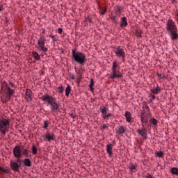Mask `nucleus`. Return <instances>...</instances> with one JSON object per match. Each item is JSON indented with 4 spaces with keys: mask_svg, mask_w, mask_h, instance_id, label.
<instances>
[{
    "mask_svg": "<svg viewBox=\"0 0 178 178\" xmlns=\"http://www.w3.org/2000/svg\"><path fill=\"white\" fill-rule=\"evenodd\" d=\"M13 155L17 159L11 160L10 162V166L13 172H19L20 167L22 166V147L19 145H16L13 148Z\"/></svg>",
    "mask_w": 178,
    "mask_h": 178,
    "instance_id": "nucleus-1",
    "label": "nucleus"
},
{
    "mask_svg": "<svg viewBox=\"0 0 178 178\" xmlns=\"http://www.w3.org/2000/svg\"><path fill=\"white\" fill-rule=\"evenodd\" d=\"M40 99L47 102V105L50 106L51 112L56 113L60 111V103H58V100L54 96L45 94L40 97Z\"/></svg>",
    "mask_w": 178,
    "mask_h": 178,
    "instance_id": "nucleus-2",
    "label": "nucleus"
},
{
    "mask_svg": "<svg viewBox=\"0 0 178 178\" xmlns=\"http://www.w3.org/2000/svg\"><path fill=\"white\" fill-rule=\"evenodd\" d=\"M165 30L172 41H178V29L172 19H168Z\"/></svg>",
    "mask_w": 178,
    "mask_h": 178,
    "instance_id": "nucleus-3",
    "label": "nucleus"
},
{
    "mask_svg": "<svg viewBox=\"0 0 178 178\" xmlns=\"http://www.w3.org/2000/svg\"><path fill=\"white\" fill-rule=\"evenodd\" d=\"M72 56L71 59L72 62H76L79 66H84V65H86V62H87L86 54L77 51L76 49H72Z\"/></svg>",
    "mask_w": 178,
    "mask_h": 178,
    "instance_id": "nucleus-4",
    "label": "nucleus"
},
{
    "mask_svg": "<svg viewBox=\"0 0 178 178\" xmlns=\"http://www.w3.org/2000/svg\"><path fill=\"white\" fill-rule=\"evenodd\" d=\"M119 64H118V61L115 60L113 62V66L111 67V72L109 74L110 79L112 80H115V79H122L123 77V74L120 71L118 70V67Z\"/></svg>",
    "mask_w": 178,
    "mask_h": 178,
    "instance_id": "nucleus-5",
    "label": "nucleus"
},
{
    "mask_svg": "<svg viewBox=\"0 0 178 178\" xmlns=\"http://www.w3.org/2000/svg\"><path fill=\"white\" fill-rule=\"evenodd\" d=\"M10 124V121L9 119L2 118L0 119V133L5 136L6 134V129H8V126Z\"/></svg>",
    "mask_w": 178,
    "mask_h": 178,
    "instance_id": "nucleus-6",
    "label": "nucleus"
},
{
    "mask_svg": "<svg viewBox=\"0 0 178 178\" xmlns=\"http://www.w3.org/2000/svg\"><path fill=\"white\" fill-rule=\"evenodd\" d=\"M37 48L43 54L48 52V48L45 47V38H44V36H42L38 39Z\"/></svg>",
    "mask_w": 178,
    "mask_h": 178,
    "instance_id": "nucleus-7",
    "label": "nucleus"
},
{
    "mask_svg": "<svg viewBox=\"0 0 178 178\" xmlns=\"http://www.w3.org/2000/svg\"><path fill=\"white\" fill-rule=\"evenodd\" d=\"M151 118V113H146L145 110H143L140 113V120L142 123V127H144L145 124H148V119Z\"/></svg>",
    "mask_w": 178,
    "mask_h": 178,
    "instance_id": "nucleus-8",
    "label": "nucleus"
},
{
    "mask_svg": "<svg viewBox=\"0 0 178 178\" xmlns=\"http://www.w3.org/2000/svg\"><path fill=\"white\" fill-rule=\"evenodd\" d=\"M102 113V118L104 120H109V119H112V118H115V115L111 113H108L109 111V109L106 108V106H104L102 108L100 109Z\"/></svg>",
    "mask_w": 178,
    "mask_h": 178,
    "instance_id": "nucleus-9",
    "label": "nucleus"
},
{
    "mask_svg": "<svg viewBox=\"0 0 178 178\" xmlns=\"http://www.w3.org/2000/svg\"><path fill=\"white\" fill-rule=\"evenodd\" d=\"M5 87H6L5 90L6 91V94L7 95L6 96L7 99H3L2 100L3 104H6L8 101L10 99V97H12V95L15 94V90L10 88V87H9L8 84L6 83Z\"/></svg>",
    "mask_w": 178,
    "mask_h": 178,
    "instance_id": "nucleus-10",
    "label": "nucleus"
},
{
    "mask_svg": "<svg viewBox=\"0 0 178 178\" xmlns=\"http://www.w3.org/2000/svg\"><path fill=\"white\" fill-rule=\"evenodd\" d=\"M44 141H48V143H51V141H55L56 136L54 134L47 132V134L42 136Z\"/></svg>",
    "mask_w": 178,
    "mask_h": 178,
    "instance_id": "nucleus-11",
    "label": "nucleus"
},
{
    "mask_svg": "<svg viewBox=\"0 0 178 178\" xmlns=\"http://www.w3.org/2000/svg\"><path fill=\"white\" fill-rule=\"evenodd\" d=\"M114 52L116 56H118V58H120L121 56H126V52H124V49L120 47L115 48Z\"/></svg>",
    "mask_w": 178,
    "mask_h": 178,
    "instance_id": "nucleus-12",
    "label": "nucleus"
},
{
    "mask_svg": "<svg viewBox=\"0 0 178 178\" xmlns=\"http://www.w3.org/2000/svg\"><path fill=\"white\" fill-rule=\"evenodd\" d=\"M26 102H30V101H33V92L30 89H27L26 91Z\"/></svg>",
    "mask_w": 178,
    "mask_h": 178,
    "instance_id": "nucleus-13",
    "label": "nucleus"
},
{
    "mask_svg": "<svg viewBox=\"0 0 178 178\" xmlns=\"http://www.w3.org/2000/svg\"><path fill=\"white\" fill-rule=\"evenodd\" d=\"M147 129L141 128L140 129H137V133L138 136H141L143 138L147 139Z\"/></svg>",
    "mask_w": 178,
    "mask_h": 178,
    "instance_id": "nucleus-14",
    "label": "nucleus"
},
{
    "mask_svg": "<svg viewBox=\"0 0 178 178\" xmlns=\"http://www.w3.org/2000/svg\"><path fill=\"white\" fill-rule=\"evenodd\" d=\"M106 152L108 154L109 158H111L112 156L113 155V152L112 151L113 149V145H112L111 143L107 144L106 145Z\"/></svg>",
    "mask_w": 178,
    "mask_h": 178,
    "instance_id": "nucleus-15",
    "label": "nucleus"
},
{
    "mask_svg": "<svg viewBox=\"0 0 178 178\" xmlns=\"http://www.w3.org/2000/svg\"><path fill=\"white\" fill-rule=\"evenodd\" d=\"M115 133L117 134V136H123V134H124V133H126V129H124V127L122 126H119L115 131Z\"/></svg>",
    "mask_w": 178,
    "mask_h": 178,
    "instance_id": "nucleus-16",
    "label": "nucleus"
},
{
    "mask_svg": "<svg viewBox=\"0 0 178 178\" xmlns=\"http://www.w3.org/2000/svg\"><path fill=\"white\" fill-rule=\"evenodd\" d=\"M22 162L24 163V166H26V168H31V160H30V159L26 157L22 161Z\"/></svg>",
    "mask_w": 178,
    "mask_h": 178,
    "instance_id": "nucleus-17",
    "label": "nucleus"
},
{
    "mask_svg": "<svg viewBox=\"0 0 178 178\" xmlns=\"http://www.w3.org/2000/svg\"><path fill=\"white\" fill-rule=\"evenodd\" d=\"M127 25H128L127 17H121L120 27L123 29V27H127Z\"/></svg>",
    "mask_w": 178,
    "mask_h": 178,
    "instance_id": "nucleus-18",
    "label": "nucleus"
},
{
    "mask_svg": "<svg viewBox=\"0 0 178 178\" xmlns=\"http://www.w3.org/2000/svg\"><path fill=\"white\" fill-rule=\"evenodd\" d=\"M22 156H25V158H30V154H29V149L26 148L21 149Z\"/></svg>",
    "mask_w": 178,
    "mask_h": 178,
    "instance_id": "nucleus-19",
    "label": "nucleus"
},
{
    "mask_svg": "<svg viewBox=\"0 0 178 178\" xmlns=\"http://www.w3.org/2000/svg\"><path fill=\"white\" fill-rule=\"evenodd\" d=\"M125 118L127 122H128L129 123H131V113H130V112L126 111Z\"/></svg>",
    "mask_w": 178,
    "mask_h": 178,
    "instance_id": "nucleus-20",
    "label": "nucleus"
},
{
    "mask_svg": "<svg viewBox=\"0 0 178 178\" xmlns=\"http://www.w3.org/2000/svg\"><path fill=\"white\" fill-rule=\"evenodd\" d=\"M149 122L152 126H154V127H156L158 126V120L154 118H150Z\"/></svg>",
    "mask_w": 178,
    "mask_h": 178,
    "instance_id": "nucleus-21",
    "label": "nucleus"
},
{
    "mask_svg": "<svg viewBox=\"0 0 178 178\" xmlns=\"http://www.w3.org/2000/svg\"><path fill=\"white\" fill-rule=\"evenodd\" d=\"M70 91H72V86L70 85H67L66 88H65V95L66 97H69L70 94Z\"/></svg>",
    "mask_w": 178,
    "mask_h": 178,
    "instance_id": "nucleus-22",
    "label": "nucleus"
},
{
    "mask_svg": "<svg viewBox=\"0 0 178 178\" xmlns=\"http://www.w3.org/2000/svg\"><path fill=\"white\" fill-rule=\"evenodd\" d=\"M32 54L36 60H41V56H40V54L37 51H33Z\"/></svg>",
    "mask_w": 178,
    "mask_h": 178,
    "instance_id": "nucleus-23",
    "label": "nucleus"
},
{
    "mask_svg": "<svg viewBox=\"0 0 178 178\" xmlns=\"http://www.w3.org/2000/svg\"><path fill=\"white\" fill-rule=\"evenodd\" d=\"M151 92H152V94H159V92H161V88L159 86H156V89H152Z\"/></svg>",
    "mask_w": 178,
    "mask_h": 178,
    "instance_id": "nucleus-24",
    "label": "nucleus"
},
{
    "mask_svg": "<svg viewBox=\"0 0 178 178\" xmlns=\"http://www.w3.org/2000/svg\"><path fill=\"white\" fill-rule=\"evenodd\" d=\"M170 172L172 175H175V176H178V168L173 167L170 169Z\"/></svg>",
    "mask_w": 178,
    "mask_h": 178,
    "instance_id": "nucleus-25",
    "label": "nucleus"
},
{
    "mask_svg": "<svg viewBox=\"0 0 178 178\" xmlns=\"http://www.w3.org/2000/svg\"><path fill=\"white\" fill-rule=\"evenodd\" d=\"M141 34H143V30H141V29H136V37H138L139 38H141V37H143V35Z\"/></svg>",
    "mask_w": 178,
    "mask_h": 178,
    "instance_id": "nucleus-26",
    "label": "nucleus"
},
{
    "mask_svg": "<svg viewBox=\"0 0 178 178\" xmlns=\"http://www.w3.org/2000/svg\"><path fill=\"white\" fill-rule=\"evenodd\" d=\"M118 17H120L119 16H118V15L111 17L112 21L113 22V23H115V24H118Z\"/></svg>",
    "mask_w": 178,
    "mask_h": 178,
    "instance_id": "nucleus-27",
    "label": "nucleus"
},
{
    "mask_svg": "<svg viewBox=\"0 0 178 178\" xmlns=\"http://www.w3.org/2000/svg\"><path fill=\"white\" fill-rule=\"evenodd\" d=\"M115 15H117L118 17H120V15H122V9L120 8H117L115 10Z\"/></svg>",
    "mask_w": 178,
    "mask_h": 178,
    "instance_id": "nucleus-28",
    "label": "nucleus"
},
{
    "mask_svg": "<svg viewBox=\"0 0 178 178\" xmlns=\"http://www.w3.org/2000/svg\"><path fill=\"white\" fill-rule=\"evenodd\" d=\"M108 127H109V124H103V126H101L99 127V129L101 130V131H104L105 129H108Z\"/></svg>",
    "mask_w": 178,
    "mask_h": 178,
    "instance_id": "nucleus-29",
    "label": "nucleus"
},
{
    "mask_svg": "<svg viewBox=\"0 0 178 178\" xmlns=\"http://www.w3.org/2000/svg\"><path fill=\"white\" fill-rule=\"evenodd\" d=\"M48 126H49V124L48 123V121L44 120L43 122L42 128L45 129V130H47V129H48Z\"/></svg>",
    "mask_w": 178,
    "mask_h": 178,
    "instance_id": "nucleus-30",
    "label": "nucleus"
},
{
    "mask_svg": "<svg viewBox=\"0 0 178 178\" xmlns=\"http://www.w3.org/2000/svg\"><path fill=\"white\" fill-rule=\"evenodd\" d=\"M145 106H143V109H144V108L146 109L145 113H151V112L149 111V106H148V105H147V104H144Z\"/></svg>",
    "mask_w": 178,
    "mask_h": 178,
    "instance_id": "nucleus-31",
    "label": "nucleus"
},
{
    "mask_svg": "<svg viewBox=\"0 0 178 178\" xmlns=\"http://www.w3.org/2000/svg\"><path fill=\"white\" fill-rule=\"evenodd\" d=\"M38 151V149H37V147H35V145H33L32 147V154H33V155H37Z\"/></svg>",
    "mask_w": 178,
    "mask_h": 178,
    "instance_id": "nucleus-32",
    "label": "nucleus"
},
{
    "mask_svg": "<svg viewBox=\"0 0 178 178\" xmlns=\"http://www.w3.org/2000/svg\"><path fill=\"white\" fill-rule=\"evenodd\" d=\"M57 90H58L59 94H62L63 92V90H65V88H63V86H60L57 88Z\"/></svg>",
    "mask_w": 178,
    "mask_h": 178,
    "instance_id": "nucleus-33",
    "label": "nucleus"
},
{
    "mask_svg": "<svg viewBox=\"0 0 178 178\" xmlns=\"http://www.w3.org/2000/svg\"><path fill=\"white\" fill-rule=\"evenodd\" d=\"M156 155L158 156V158H162L164 155V153L162 151L156 152Z\"/></svg>",
    "mask_w": 178,
    "mask_h": 178,
    "instance_id": "nucleus-34",
    "label": "nucleus"
},
{
    "mask_svg": "<svg viewBox=\"0 0 178 178\" xmlns=\"http://www.w3.org/2000/svg\"><path fill=\"white\" fill-rule=\"evenodd\" d=\"M50 38L53 40V42H55L56 41H58V38L54 35H49Z\"/></svg>",
    "mask_w": 178,
    "mask_h": 178,
    "instance_id": "nucleus-35",
    "label": "nucleus"
},
{
    "mask_svg": "<svg viewBox=\"0 0 178 178\" xmlns=\"http://www.w3.org/2000/svg\"><path fill=\"white\" fill-rule=\"evenodd\" d=\"M74 69H75V72H76V74L81 76L82 74H81V71L80 70V69L77 70L76 67H74Z\"/></svg>",
    "mask_w": 178,
    "mask_h": 178,
    "instance_id": "nucleus-36",
    "label": "nucleus"
},
{
    "mask_svg": "<svg viewBox=\"0 0 178 178\" xmlns=\"http://www.w3.org/2000/svg\"><path fill=\"white\" fill-rule=\"evenodd\" d=\"M129 168L130 169V170H136V166L133 164H131L129 165Z\"/></svg>",
    "mask_w": 178,
    "mask_h": 178,
    "instance_id": "nucleus-37",
    "label": "nucleus"
},
{
    "mask_svg": "<svg viewBox=\"0 0 178 178\" xmlns=\"http://www.w3.org/2000/svg\"><path fill=\"white\" fill-rule=\"evenodd\" d=\"M0 172H3V173H8V169L0 167Z\"/></svg>",
    "mask_w": 178,
    "mask_h": 178,
    "instance_id": "nucleus-38",
    "label": "nucleus"
},
{
    "mask_svg": "<svg viewBox=\"0 0 178 178\" xmlns=\"http://www.w3.org/2000/svg\"><path fill=\"white\" fill-rule=\"evenodd\" d=\"M94 84H95L94 79H91L89 87H94Z\"/></svg>",
    "mask_w": 178,
    "mask_h": 178,
    "instance_id": "nucleus-39",
    "label": "nucleus"
},
{
    "mask_svg": "<svg viewBox=\"0 0 178 178\" xmlns=\"http://www.w3.org/2000/svg\"><path fill=\"white\" fill-rule=\"evenodd\" d=\"M157 76H158V77H159L160 79H165V74H159V73H158L157 74Z\"/></svg>",
    "mask_w": 178,
    "mask_h": 178,
    "instance_id": "nucleus-40",
    "label": "nucleus"
},
{
    "mask_svg": "<svg viewBox=\"0 0 178 178\" xmlns=\"http://www.w3.org/2000/svg\"><path fill=\"white\" fill-rule=\"evenodd\" d=\"M70 115L72 118V119H76L77 118V115L74 113H70Z\"/></svg>",
    "mask_w": 178,
    "mask_h": 178,
    "instance_id": "nucleus-41",
    "label": "nucleus"
},
{
    "mask_svg": "<svg viewBox=\"0 0 178 178\" xmlns=\"http://www.w3.org/2000/svg\"><path fill=\"white\" fill-rule=\"evenodd\" d=\"M86 22H88V23H90V24H92V21L89 17L86 18Z\"/></svg>",
    "mask_w": 178,
    "mask_h": 178,
    "instance_id": "nucleus-42",
    "label": "nucleus"
},
{
    "mask_svg": "<svg viewBox=\"0 0 178 178\" xmlns=\"http://www.w3.org/2000/svg\"><path fill=\"white\" fill-rule=\"evenodd\" d=\"M69 77L71 79V80H74L75 79L74 74L72 73L70 74Z\"/></svg>",
    "mask_w": 178,
    "mask_h": 178,
    "instance_id": "nucleus-43",
    "label": "nucleus"
},
{
    "mask_svg": "<svg viewBox=\"0 0 178 178\" xmlns=\"http://www.w3.org/2000/svg\"><path fill=\"white\" fill-rule=\"evenodd\" d=\"M106 12V8L103 9L102 11H100V15H105Z\"/></svg>",
    "mask_w": 178,
    "mask_h": 178,
    "instance_id": "nucleus-44",
    "label": "nucleus"
},
{
    "mask_svg": "<svg viewBox=\"0 0 178 178\" xmlns=\"http://www.w3.org/2000/svg\"><path fill=\"white\" fill-rule=\"evenodd\" d=\"M63 31V29H62V28H59V29H58V34H62Z\"/></svg>",
    "mask_w": 178,
    "mask_h": 178,
    "instance_id": "nucleus-45",
    "label": "nucleus"
},
{
    "mask_svg": "<svg viewBox=\"0 0 178 178\" xmlns=\"http://www.w3.org/2000/svg\"><path fill=\"white\" fill-rule=\"evenodd\" d=\"M81 81V77H78L77 80H76V83L78 84H80V82Z\"/></svg>",
    "mask_w": 178,
    "mask_h": 178,
    "instance_id": "nucleus-46",
    "label": "nucleus"
},
{
    "mask_svg": "<svg viewBox=\"0 0 178 178\" xmlns=\"http://www.w3.org/2000/svg\"><path fill=\"white\" fill-rule=\"evenodd\" d=\"M175 20L178 24V13L175 14Z\"/></svg>",
    "mask_w": 178,
    "mask_h": 178,
    "instance_id": "nucleus-47",
    "label": "nucleus"
},
{
    "mask_svg": "<svg viewBox=\"0 0 178 178\" xmlns=\"http://www.w3.org/2000/svg\"><path fill=\"white\" fill-rule=\"evenodd\" d=\"M146 178H154L151 174H147V175L145 177Z\"/></svg>",
    "mask_w": 178,
    "mask_h": 178,
    "instance_id": "nucleus-48",
    "label": "nucleus"
},
{
    "mask_svg": "<svg viewBox=\"0 0 178 178\" xmlns=\"http://www.w3.org/2000/svg\"><path fill=\"white\" fill-rule=\"evenodd\" d=\"M90 91L94 92V86H89Z\"/></svg>",
    "mask_w": 178,
    "mask_h": 178,
    "instance_id": "nucleus-49",
    "label": "nucleus"
},
{
    "mask_svg": "<svg viewBox=\"0 0 178 178\" xmlns=\"http://www.w3.org/2000/svg\"><path fill=\"white\" fill-rule=\"evenodd\" d=\"M9 84L11 87H15V84H13V83H12V81H10Z\"/></svg>",
    "mask_w": 178,
    "mask_h": 178,
    "instance_id": "nucleus-50",
    "label": "nucleus"
},
{
    "mask_svg": "<svg viewBox=\"0 0 178 178\" xmlns=\"http://www.w3.org/2000/svg\"><path fill=\"white\" fill-rule=\"evenodd\" d=\"M151 97H152V100L155 99V98H156L155 95H151Z\"/></svg>",
    "mask_w": 178,
    "mask_h": 178,
    "instance_id": "nucleus-51",
    "label": "nucleus"
},
{
    "mask_svg": "<svg viewBox=\"0 0 178 178\" xmlns=\"http://www.w3.org/2000/svg\"><path fill=\"white\" fill-rule=\"evenodd\" d=\"M120 58H122V62H124V58H125V56H121Z\"/></svg>",
    "mask_w": 178,
    "mask_h": 178,
    "instance_id": "nucleus-52",
    "label": "nucleus"
},
{
    "mask_svg": "<svg viewBox=\"0 0 178 178\" xmlns=\"http://www.w3.org/2000/svg\"><path fill=\"white\" fill-rule=\"evenodd\" d=\"M3 9V7L2 6H0V12H2Z\"/></svg>",
    "mask_w": 178,
    "mask_h": 178,
    "instance_id": "nucleus-53",
    "label": "nucleus"
},
{
    "mask_svg": "<svg viewBox=\"0 0 178 178\" xmlns=\"http://www.w3.org/2000/svg\"><path fill=\"white\" fill-rule=\"evenodd\" d=\"M6 23H9V19H8V17H6Z\"/></svg>",
    "mask_w": 178,
    "mask_h": 178,
    "instance_id": "nucleus-54",
    "label": "nucleus"
},
{
    "mask_svg": "<svg viewBox=\"0 0 178 178\" xmlns=\"http://www.w3.org/2000/svg\"><path fill=\"white\" fill-rule=\"evenodd\" d=\"M79 69H80V71L81 72V70H83V65H80Z\"/></svg>",
    "mask_w": 178,
    "mask_h": 178,
    "instance_id": "nucleus-55",
    "label": "nucleus"
},
{
    "mask_svg": "<svg viewBox=\"0 0 178 178\" xmlns=\"http://www.w3.org/2000/svg\"><path fill=\"white\" fill-rule=\"evenodd\" d=\"M78 77H81V79H83V74H81V75H79Z\"/></svg>",
    "mask_w": 178,
    "mask_h": 178,
    "instance_id": "nucleus-56",
    "label": "nucleus"
},
{
    "mask_svg": "<svg viewBox=\"0 0 178 178\" xmlns=\"http://www.w3.org/2000/svg\"><path fill=\"white\" fill-rule=\"evenodd\" d=\"M147 127H150V125H149V124H147Z\"/></svg>",
    "mask_w": 178,
    "mask_h": 178,
    "instance_id": "nucleus-57",
    "label": "nucleus"
},
{
    "mask_svg": "<svg viewBox=\"0 0 178 178\" xmlns=\"http://www.w3.org/2000/svg\"><path fill=\"white\" fill-rule=\"evenodd\" d=\"M176 1V0H172V2H175Z\"/></svg>",
    "mask_w": 178,
    "mask_h": 178,
    "instance_id": "nucleus-58",
    "label": "nucleus"
},
{
    "mask_svg": "<svg viewBox=\"0 0 178 178\" xmlns=\"http://www.w3.org/2000/svg\"><path fill=\"white\" fill-rule=\"evenodd\" d=\"M42 33H43V34H44V33H45V30H44Z\"/></svg>",
    "mask_w": 178,
    "mask_h": 178,
    "instance_id": "nucleus-59",
    "label": "nucleus"
}]
</instances>
